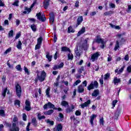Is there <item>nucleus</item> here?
Instances as JSON below:
<instances>
[{"label":"nucleus","instance_id":"obj_1","mask_svg":"<svg viewBox=\"0 0 131 131\" xmlns=\"http://www.w3.org/2000/svg\"><path fill=\"white\" fill-rule=\"evenodd\" d=\"M89 40V38L85 39L83 42L80 46L79 48L78 46H76L75 49V53L76 57H78V58H80V56H81V54H82V50L84 51H86L88 50V48H89V46L88 45V41Z\"/></svg>","mask_w":131,"mask_h":131},{"label":"nucleus","instance_id":"obj_2","mask_svg":"<svg viewBox=\"0 0 131 131\" xmlns=\"http://www.w3.org/2000/svg\"><path fill=\"white\" fill-rule=\"evenodd\" d=\"M37 1L36 0L34 1L33 4H32L30 8L28 7H25V11L23 12V14H29V13L31 12V9H32V8H33V7H34V6H35V5H37Z\"/></svg>","mask_w":131,"mask_h":131},{"label":"nucleus","instance_id":"obj_3","mask_svg":"<svg viewBox=\"0 0 131 131\" xmlns=\"http://www.w3.org/2000/svg\"><path fill=\"white\" fill-rule=\"evenodd\" d=\"M99 86V83L97 81L94 82H92L88 86V91H91V90H94V89H98Z\"/></svg>","mask_w":131,"mask_h":131},{"label":"nucleus","instance_id":"obj_4","mask_svg":"<svg viewBox=\"0 0 131 131\" xmlns=\"http://www.w3.org/2000/svg\"><path fill=\"white\" fill-rule=\"evenodd\" d=\"M15 90L16 92V95L18 98L21 97V95L22 94V89H21V86L19 85V83H16L15 84Z\"/></svg>","mask_w":131,"mask_h":131},{"label":"nucleus","instance_id":"obj_5","mask_svg":"<svg viewBox=\"0 0 131 131\" xmlns=\"http://www.w3.org/2000/svg\"><path fill=\"white\" fill-rule=\"evenodd\" d=\"M37 79L40 81L41 82H42L46 79V76H47V74L46 73V72L45 71H42L41 73V75L39 76L38 75H37Z\"/></svg>","mask_w":131,"mask_h":131},{"label":"nucleus","instance_id":"obj_6","mask_svg":"<svg viewBox=\"0 0 131 131\" xmlns=\"http://www.w3.org/2000/svg\"><path fill=\"white\" fill-rule=\"evenodd\" d=\"M99 57H100V54L97 52L92 55L91 60L92 61V62H95V61H97L98 60Z\"/></svg>","mask_w":131,"mask_h":131},{"label":"nucleus","instance_id":"obj_7","mask_svg":"<svg viewBox=\"0 0 131 131\" xmlns=\"http://www.w3.org/2000/svg\"><path fill=\"white\" fill-rule=\"evenodd\" d=\"M48 107L50 109H53L55 108V105L53 104L52 103H51L50 102H48V103H46L44 105L43 109L45 110L48 109Z\"/></svg>","mask_w":131,"mask_h":131},{"label":"nucleus","instance_id":"obj_8","mask_svg":"<svg viewBox=\"0 0 131 131\" xmlns=\"http://www.w3.org/2000/svg\"><path fill=\"white\" fill-rule=\"evenodd\" d=\"M36 16L37 19L42 22H45L46 21V17L45 15H41V13L40 12L36 14Z\"/></svg>","mask_w":131,"mask_h":131},{"label":"nucleus","instance_id":"obj_9","mask_svg":"<svg viewBox=\"0 0 131 131\" xmlns=\"http://www.w3.org/2000/svg\"><path fill=\"white\" fill-rule=\"evenodd\" d=\"M95 42H97V43H101L103 45L104 43V40L100 38V36H97L96 39H94L93 40V43Z\"/></svg>","mask_w":131,"mask_h":131},{"label":"nucleus","instance_id":"obj_10","mask_svg":"<svg viewBox=\"0 0 131 131\" xmlns=\"http://www.w3.org/2000/svg\"><path fill=\"white\" fill-rule=\"evenodd\" d=\"M74 109H75V106L73 104L71 105V107H67L66 110L67 113H71V112H73Z\"/></svg>","mask_w":131,"mask_h":131},{"label":"nucleus","instance_id":"obj_11","mask_svg":"<svg viewBox=\"0 0 131 131\" xmlns=\"http://www.w3.org/2000/svg\"><path fill=\"white\" fill-rule=\"evenodd\" d=\"M11 131H19V127L17 126L15 123H12V127L10 129Z\"/></svg>","mask_w":131,"mask_h":131},{"label":"nucleus","instance_id":"obj_12","mask_svg":"<svg viewBox=\"0 0 131 131\" xmlns=\"http://www.w3.org/2000/svg\"><path fill=\"white\" fill-rule=\"evenodd\" d=\"M50 22L52 24H54V22L55 21V15L54 13H51L50 14Z\"/></svg>","mask_w":131,"mask_h":131},{"label":"nucleus","instance_id":"obj_13","mask_svg":"<svg viewBox=\"0 0 131 131\" xmlns=\"http://www.w3.org/2000/svg\"><path fill=\"white\" fill-rule=\"evenodd\" d=\"M51 0H45L43 2V7L45 9H48L50 6V1Z\"/></svg>","mask_w":131,"mask_h":131},{"label":"nucleus","instance_id":"obj_14","mask_svg":"<svg viewBox=\"0 0 131 131\" xmlns=\"http://www.w3.org/2000/svg\"><path fill=\"white\" fill-rule=\"evenodd\" d=\"M91 104V100H89L86 102H84V103L81 104V107L83 108L85 107H88L89 105Z\"/></svg>","mask_w":131,"mask_h":131},{"label":"nucleus","instance_id":"obj_15","mask_svg":"<svg viewBox=\"0 0 131 131\" xmlns=\"http://www.w3.org/2000/svg\"><path fill=\"white\" fill-rule=\"evenodd\" d=\"M97 118V115H92L91 116H90V123L92 124V125H93L94 124V120L95 118Z\"/></svg>","mask_w":131,"mask_h":131},{"label":"nucleus","instance_id":"obj_16","mask_svg":"<svg viewBox=\"0 0 131 131\" xmlns=\"http://www.w3.org/2000/svg\"><path fill=\"white\" fill-rule=\"evenodd\" d=\"M82 21H83V17H82V16H79L77 19V26H78V25H80Z\"/></svg>","mask_w":131,"mask_h":131},{"label":"nucleus","instance_id":"obj_17","mask_svg":"<svg viewBox=\"0 0 131 131\" xmlns=\"http://www.w3.org/2000/svg\"><path fill=\"white\" fill-rule=\"evenodd\" d=\"M121 82V79L120 78H117V77H115L114 78L113 82L114 84H116V83H119Z\"/></svg>","mask_w":131,"mask_h":131},{"label":"nucleus","instance_id":"obj_18","mask_svg":"<svg viewBox=\"0 0 131 131\" xmlns=\"http://www.w3.org/2000/svg\"><path fill=\"white\" fill-rule=\"evenodd\" d=\"M78 92L80 94L84 92V88H83V86L82 85H80L79 86H78Z\"/></svg>","mask_w":131,"mask_h":131},{"label":"nucleus","instance_id":"obj_19","mask_svg":"<svg viewBox=\"0 0 131 131\" xmlns=\"http://www.w3.org/2000/svg\"><path fill=\"white\" fill-rule=\"evenodd\" d=\"M84 32H85V28L82 27L80 31L78 32L77 36H80L81 34H83Z\"/></svg>","mask_w":131,"mask_h":131},{"label":"nucleus","instance_id":"obj_20","mask_svg":"<svg viewBox=\"0 0 131 131\" xmlns=\"http://www.w3.org/2000/svg\"><path fill=\"white\" fill-rule=\"evenodd\" d=\"M99 94H100L99 90H95L93 92L92 96L93 97H97L99 95Z\"/></svg>","mask_w":131,"mask_h":131},{"label":"nucleus","instance_id":"obj_21","mask_svg":"<svg viewBox=\"0 0 131 131\" xmlns=\"http://www.w3.org/2000/svg\"><path fill=\"white\" fill-rule=\"evenodd\" d=\"M61 52H69L70 53V49L67 47H61Z\"/></svg>","mask_w":131,"mask_h":131},{"label":"nucleus","instance_id":"obj_22","mask_svg":"<svg viewBox=\"0 0 131 131\" xmlns=\"http://www.w3.org/2000/svg\"><path fill=\"white\" fill-rule=\"evenodd\" d=\"M61 106H63V107H68L69 106V103L68 102L63 100L61 103Z\"/></svg>","mask_w":131,"mask_h":131},{"label":"nucleus","instance_id":"obj_23","mask_svg":"<svg viewBox=\"0 0 131 131\" xmlns=\"http://www.w3.org/2000/svg\"><path fill=\"white\" fill-rule=\"evenodd\" d=\"M31 123L34 126H37V122L36 121V119L35 118H33L32 119Z\"/></svg>","mask_w":131,"mask_h":131},{"label":"nucleus","instance_id":"obj_24","mask_svg":"<svg viewBox=\"0 0 131 131\" xmlns=\"http://www.w3.org/2000/svg\"><path fill=\"white\" fill-rule=\"evenodd\" d=\"M52 113H54V110H50L48 111L44 112L45 115H51Z\"/></svg>","mask_w":131,"mask_h":131},{"label":"nucleus","instance_id":"obj_25","mask_svg":"<svg viewBox=\"0 0 131 131\" xmlns=\"http://www.w3.org/2000/svg\"><path fill=\"white\" fill-rule=\"evenodd\" d=\"M62 128L63 126H62V125H61V124H59L57 125L56 127V131H61Z\"/></svg>","mask_w":131,"mask_h":131},{"label":"nucleus","instance_id":"obj_26","mask_svg":"<svg viewBox=\"0 0 131 131\" xmlns=\"http://www.w3.org/2000/svg\"><path fill=\"white\" fill-rule=\"evenodd\" d=\"M119 48H120L119 41H116V45L115 46V48H114L115 51H117V49H119Z\"/></svg>","mask_w":131,"mask_h":131},{"label":"nucleus","instance_id":"obj_27","mask_svg":"<svg viewBox=\"0 0 131 131\" xmlns=\"http://www.w3.org/2000/svg\"><path fill=\"white\" fill-rule=\"evenodd\" d=\"M46 58H48V60L49 62H51V61H52V58H53V56L50 55V53H48L46 55Z\"/></svg>","mask_w":131,"mask_h":131},{"label":"nucleus","instance_id":"obj_28","mask_svg":"<svg viewBox=\"0 0 131 131\" xmlns=\"http://www.w3.org/2000/svg\"><path fill=\"white\" fill-rule=\"evenodd\" d=\"M43 39V38H42V36L39 37V38H38L37 39V43L39 45H41V43H42V40Z\"/></svg>","mask_w":131,"mask_h":131},{"label":"nucleus","instance_id":"obj_29","mask_svg":"<svg viewBox=\"0 0 131 131\" xmlns=\"http://www.w3.org/2000/svg\"><path fill=\"white\" fill-rule=\"evenodd\" d=\"M37 117L39 120H41V119H46V116H41V114H38Z\"/></svg>","mask_w":131,"mask_h":131},{"label":"nucleus","instance_id":"obj_30","mask_svg":"<svg viewBox=\"0 0 131 131\" xmlns=\"http://www.w3.org/2000/svg\"><path fill=\"white\" fill-rule=\"evenodd\" d=\"M16 48H17V49L19 50L22 49V42H21L20 40L18 41V43L16 46Z\"/></svg>","mask_w":131,"mask_h":131},{"label":"nucleus","instance_id":"obj_31","mask_svg":"<svg viewBox=\"0 0 131 131\" xmlns=\"http://www.w3.org/2000/svg\"><path fill=\"white\" fill-rule=\"evenodd\" d=\"M13 36H14V31L11 30L8 33V37H13Z\"/></svg>","mask_w":131,"mask_h":131},{"label":"nucleus","instance_id":"obj_32","mask_svg":"<svg viewBox=\"0 0 131 131\" xmlns=\"http://www.w3.org/2000/svg\"><path fill=\"white\" fill-rule=\"evenodd\" d=\"M47 123H48L50 125H54V121L50 120V119H47L45 120Z\"/></svg>","mask_w":131,"mask_h":131},{"label":"nucleus","instance_id":"obj_33","mask_svg":"<svg viewBox=\"0 0 131 131\" xmlns=\"http://www.w3.org/2000/svg\"><path fill=\"white\" fill-rule=\"evenodd\" d=\"M31 28L32 30L34 31V32H35V31H36V26L34 24L31 25Z\"/></svg>","mask_w":131,"mask_h":131},{"label":"nucleus","instance_id":"obj_34","mask_svg":"<svg viewBox=\"0 0 131 131\" xmlns=\"http://www.w3.org/2000/svg\"><path fill=\"white\" fill-rule=\"evenodd\" d=\"M0 116H2V117H5L6 116L5 111H4V110H0Z\"/></svg>","mask_w":131,"mask_h":131},{"label":"nucleus","instance_id":"obj_35","mask_svg":"<svg viewBox=\"0 0 131 131\" xmlns=\"http://www.w3.org/2000/svg\"><path fill=\"white\" fill-rule=\"evenodd\" d=\"M15 2L12 4L13 6H15V7H19V1L18 0H14Z\"/></svg>","mask_w":131,"mask_h":131},{"label":"nucleus","instance_id":"obj_36","mask_svg":"<svg viewBox=\"0 0 131 131\" xmlns=\"http://www.w3.org/2000/svg\"><path fill=\"white\" fill-rule=\"evenodd\" d=\"M68 33H70L71 32L73 33L74 32V30L72 28V27H69L68 29Z\"/></svg>","mask_w":131,"mask_h":131},{"label":"nucleus","instance_id":"obj_37","mask_svg":"<svg viewBox=\"0 0 131 131\" xmlns=\"http://www.w3.org/2000/svg\"><path fill=\"white\" fill-rule=\"evenodd\" d=\"M15 69L17 70V71H22V68H21V65L18 64L15 67Z\"/></svg>","mask_w":131,"mask_h":131},{"label":"nucleus","instance_id":"obj_38","mask_svg":"<svg viewBox=\"0 0 131 131\" xmlns=\"http://www.w3.org/2000/svg\"><path fill=\"white\" fill-rule=\"evenodd\" d=\"M50 91H51V88H48L47 90H46V95L47 96V97L48 98H50Z\"/></svg>","mask_w":131,"mask_h":131},{"label":"nucleus","instance_id":"obj_39","mask_svg":"<svg viewBox=\"0 0 131 131\" xmlns=\"http://www.w3.org/2000/svg\"><path fill=\"white\" fill-rule=\"evenodd\" d=\"M68 60H73V54L69 53L68 55Z\"/></svg>","mask_w":131,"mask_h":131},{"label":"nucleus","instance_id":"obj_40","mask_svg":"<svg viewBox=\"0 0 131 131\" xmlns=\"http://www.w3.org/2000/svg\"><path fill=\"white\" fill-rule=\"evenodd\" d=\"M7 91H8V88H5L4 90H3V91L2 92V96L5 98L6 97V94L7 93Z\"/></svg>","mask_w":131,"mask_h":131},{"label":"nucleus","instance_id":"obj_41","mask_svg":"<svg viewBox=\"0 0 131 131\" xmlns=\"http://www.w3.org/2000/svg\"><path fill=\"white\" fill-rule=\"evenodd\" d=\"M81 82V81L80 80H76L73 84V86H76V85H77L79 83H80Z\"/></svg>","mask_w":131,"mask_h":131},{"label":"nucleus","instance_id":"obj_42","mask_svg":"<svg viewBox=\"0 0 131 131\" xmlns=\"http://www.w3.org/2000/svg\"><path fill=\"white\" fill-rule=\"evenodd\" d=\"M109 77H110V74L107 73L104 75V80H107V79H108Z\"/></svg>","mask_w":131,"mask_h":131},{"label":"nucleus","instance_id":"obj_43","mask_svg":"<svg viewBox=\"0 0 131 131\" xmlns=\"http://www.w3.org/2000/svg\"><path fill=\"white\" fill-rule=\"evenodd\" d=\"M15 105H17L18 107H20V100H16L14 102Z\"/></svg>","mask_w":131,"mask_h":131},{"label":"nucleus","instance_id":"obj_44","mask_svg":"<svg viewBox=\"0 0 131 131\" xmlns=\"http://www.w3.org/2000/svg\"><path fill=\"white\" fill-rule=\"evenodd\" d=\"M25 110L27 111H30V110H31V107H30V105H26L25 106Z\"/></svg>","mask_w":131,"mask_h":131},{"label":"nucleus","instance_id":"obj_45","mask_svg":"<svg viewBox=\"0 0 131 131\" xmlns=\"http://www.w3.org/2000/svg\"><path fill=\"white\" fill-rule=\"evenodd\" d=\"M84 71V68L83 67H82L79 70H78V72L80 74H81L82 73V72Z\"/></svg>","mask_w":131,"mask_h":131},{"label":"nucleus","instance_id":"obj_46","mask_svg":"<svg viewBox=\"0 0 131 131\" xmlns=\"http://www.w3.org/2000/svg\"><path fill=\"white\" fill-rule=\"evenodd\" d=\"M124 66L122 67L118 71V74H120V73H122L123 70H124Z\"/></svg>","mask_w":131,"mask_h":131},{"label":"nucleus","instance_id":"obj_47","mask_svg":"<svg viewBox=\"0 0 131 131\" xmlns=\"http://www.w3.org/2000/svg\"><path fill=\"white\" fill-rule=\"evenodd\" d=\"M112 14V11H107L104 13V16H108L109 15H111Z\"/></svg>","mask_w":131,"mask_h":131},{"label":"nucleus","instance_id":"obj_48","mask_svg":"<svg viewBox=\"0 0 131 131\" xmlns=\"http://www.w3.org/2000/svg\"><path fill=\"white\" fill-rule=\"evenodd\" d=\"M24 70L25 72H26V73H27L28 75H29V70H28V69H27V68H26V67H24Z\"/></svg>","mask_w":131,"mask_h":131},{"label":"nucleus","instance_id":"obj_49","mask_svg":"<svg viewBox=\"0 0 131 131\" xmlns=\"http://www.w3.org/2000/svg\"><path fill=\"white\" fill-rule=\"evenodd\" d=\"M99 123L101 125H104V119L103 118L100 119Z\"/></svg>","mask_w":131,"mask_h":131},{"label":"nucleus","instance_id":"obj_50","mask_svg":"<svg viewBox=\"0 0 131 131\" xmlns=\"http://www.w3.org/2000/svg\"><path fill=\"white\" fill-rule=\"evenodd\" d=\"M75 115H76V116H80V115H81V113L79 111H76L75 112Z\"/></svg>","mask_w":131,"mask_h":131},{"label":"nucleus","instance_id":"obj_51","mask_svg":"<svg viewBox=\"0 0 131 131\" xmlns=\"http://www.w3.org/2000/svg\"><path fill=\"white\" fill-rule=\"evenodd\" d=\"M124 59L125 61H128V60H129V56H128V54L126 55Z\"/></svg>","mask_w":131,"mask_h":131},{"label":"nucleus","instance_id":"obj_52","mask_svg":"<svg viewBox=\"0 0 131 131\" xmlns=\"http://www.w3.org/2000/svg\"><path fill=\"white\" fill-rule=\"evenodd\" d=\"M30 124H31V123L30 122H29L28 123V125L26 127V130L27 131H30V129H29V127L30 126Z\"/></svg>","mask_w":131,"mask_h":131},{"label":"nucleus","instance_id":"obj_53","mask_svg":"<svg viewBox=\"0 0 131 131\" xmlns=\"http://www.w3.org/2000/svg\"><path fill=\"white\" fill-rule=\"evenodd\" d=\"M27 117V116H26V114H23V120H24V121H26Z\"/></svg>","mask_w":131,"mask_h":131},{"label":"nucleus","instance_id":"obj_54","mask_svg":"<svg viewBox=\"0 0 131 131\" xmlns=\"http://www.w3.org/2000/svg\"><path fill=\"white\" fill-rule=\"evenodd\" d=\"M117 100H114L113 101V107L112 108H114L115 107V105H116V103H117Z\"/></svg>","mask_w":131,"mask_h":131},{"label":"nucleus","instance_id":"obj_55","mask_svg":"<svg viewBox=\"0 0 131 131\" xmlns=\"http://www.w3.org/2000/svg\"><path fill=\"white\" fill-rule=\"evenodd\" d=\"M127 71L128 73H131V66H129L127 68Z\"/></svg>","mask_w":131,"mask_h":131},{"label":"nucleus","instance_id":"obj_56","mask_svg":"<svg viewBox=\"0 0 131 131\" xmlns=\"http://www.w3.org/2000/svg\"><path fill=\"white\" fill-rule=\"evenodd\" d=\"M75 7H76V8H78V7H79V2H76V3H75Z\"/></svg>","mask_w":131,"mask_h":131},{"label":"nucleus","instance_id":"obj_57","mask_svg":"<svg viewBox=\"0 0 131 131\" xmlns=\"http://www.w3.org/2000/svg\"><path fill=\"white\" fill-rule=\"evenodd\" d=\"M57 69H60L59 66L55 65L53 67V70H57Z\"/></svg>","mask_w":131,"mask_h":131},{"label":"nucleus","instance_id":"obj_58","mask_svg":"<svg viewBox=\"0 0 131 131\" xmlns=\"http://www.w3.org/2000/svg\"><path fill=\"white\" fill-rule=\"evenodd\" d=\"M26 106H30V101L26 100L25 102Z\"/></svg>","mask_w":131,"mask_h":131},{"label":"nucleus","instance_id":"obj_59","mask_svg":"<svg viewBox=\"0 0 131 131\" xmlns=\"http://www.w3.org/2000/svg\"><path fill=\"white\" fill-rule=\"evenodd\" d=\"M12 50L11 48H8L6 50V51L5 52V54H8V53H10L11 52V50Z\"/></svg>","mask_w":131,"mask_h":131},{"label":"nucleus","instance_id":"obj_60","mask_svg":"<svg viewBox=\"0 0 131 131\" xmlns=\"http://www.w3.org/2000/svg\"><path fill=\"white\" fill-rule=\"evenodd\" d=\"M40 48V44L37 43L35 46V50H38Z\"/></svg>","mask_w":131,"mask_h":131},{"label":"nucleus","instance_id":"obj_61","mask_svg":"<svg viewBox=\"0 0 131 131\" xmlns=\"http://www.w3.org/2000/svg\"><path fill=\"white\" fill-rule=\"evenodd\" d=\"M110 8H112V9L115 8V4H114L113 3H111L110 4Z\"/></svg>","mask_w":131,"mask_h":131},{"label":"nucleus","instance_id":"obj_62","mask_svg":"<svg viewBox=\"0 0 131 131\" xmlns=\"http://www.w3.org/2000/svg\"><path fill=\"white\" fill-rule=\"evenodd\" d=\"M20 36H21V34L20 33L16 34V36H15V39H18V38H19V37H20Z\"/></svg>","mask_w":131,"mask_h":131},{"label":"nucleus","instance_id":"obj_63","mask_svg":"<svg viewBox=\"0 0 131 131\" xmlns=\"http://www.w3.org/2000/svg\"><path fill=\"white\" fill-rule=\"evenodd\" d=\"M71 120H76V118H75V116H71L70 117Z\"/></svg>","mask_w":131,"mask_h":131},{"label":"nucleus","instance_id":"obj_64","mask_svg":"<svg viewBox=\"0 0 131 131\" xmlns=\"http://www.w3.org/2000/svg\"><path fill=\"white\" fill-rule=\"evenodd\" d=\"M15 22H16V25L17 26H19V25H20V20L17 19Z\"/></svg>","mask_w":131,"mask_h":131}]
</instances>
